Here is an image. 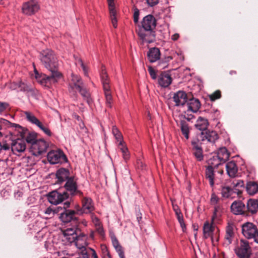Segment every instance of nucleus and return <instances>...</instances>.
Listing matches in <instances>:
<instances>
[{
  "label": "nucleus",
  "instance_id": "obj_53",
  "mask_svg": "<svg viewBox=\"0 0 258 258\" xmlns=\"http://www.w3.org/2000/svg\"><path fill=\"white\" fill-rule=\"evenodd\" d=\"M219 201V198L214 194H213L211 198V204L214 205H217Z\"/></svg>",
  "mask_w": 258,
  "mask_h": 258
},
{
  "label": "nucleus",
  "instance_id": "obj_8",
  "mask_svg": "<svg viewBox=\"0 0 258 258\" xmlns=\"http://www.w3.org/2000/svg\"><path fill=\"white\" fill-rule=\"evenodd\" d=\"M64 187L67 191L70 192L72 196H79L82 197L83 195V192L78 189L77 180L74 176L68 178L64 185Z\"/></svg>",
  "mask_w": 258,
  "mask_h": 258
},
{
  "label": "nucleus",
  "instance_id": "obj_22",
  "mask_svg": "<svg viewBox=\"0 0 258 258\" xmlns=\"http://www.w3.org/2000/svg\"><path fill=\"white\" fill-rule=\"evenodd\" d=\"M216 226L214 225V221H212L211 224L208 221H206L203 226V237L205 239L211 238L213 241L214 239L213 232H214Z\"/></svg>",
  "mask_w": 258,
  "mask_h": 258
},
{
  "label": "nucleus",
  "instance_id": "obj_31",
  "mask_svg": "<svg viewBox=\"0 0 258 258\" xmlns=\"http://www.w3.org/2000/svg\"><path fill=\"white\" fill-rule=\"evenodd\" d=\"M209 122L206 118L202 117H199L197 121V123L195 124L196 127L201 131L204 132L207 130Z\"/></svg>",
  "mask_w": 258,
  "mask_h": 258
},
{
  "label": "nucleus",
  "instance_id": "obj_51",
  "mask_svg": "<svg viewBox=\"0 0 258 258\" xmlns=\"http://www.w3.org/2000/svg\"><path fill=\"white\" fill-rule=\"evenodd\" d=\"M174 210L175 212V214L176 215L177 218L178 220H180L183 219L182 214L180 212V210L177 208L176 209L174 208Z\"/></svg>",
  "mask_w": 258,
  "mask_h": 258
},
{
  "label": "nucleus",
  "instance_id": "obj_41",
  "mask_svg": "<svg viewBox=\"0 0 258 258\" xmlns=\"http://www.w3.org/2000/svg\"><path fill=\"white\" fill-rule=\"evenodd\" d=\"M221 210L222 209L220 205H215L214 213L212 217V221H214L216 219L218 218L221 215Z\"/></svg>",
  "mask_w": 258,
  "mask_h": 258
},
{
  "label": "nucleus",
  "instance_id": "obj_25",
  "mask_svg": "<svg viewBox=\"0 0 258 258\" xmlns=\"http://www.w3.org/2000/svg\"><path fill=\"white\" fill-rule=\"evenodd\" d=\"M70 171L66 168H61L57 170L56 172V177L57 179V182L61 183L65 181H67L68 178H70Z\"/></svg>",
  "mask_w": 258,
  "mask_h": 258
},
{
  "label": "nucleus",
  "instance_id": "obj_58",
  "mask_svg": "<svg viewBox=\"0 0 258 258\" xmlns=\"http://www.w3.org/2000/svg\"><path fill=\"white\" fill-rule=\"evenodd\" d=\"M137 164L138 168L141 170H144L145 168V165L140 160H138L137 161Z\"/></svg>",
  "mask_w": 258,
  "mask_h": 258
},
{
  "label": "nucleus",
  "instance_id": "obj_37",
  "mask_svg": "<svg viewBox=\"0 0 258 258\" xmlns=\"http://www.w3.org/2000/svg\"><path fill=\"white\" fill-rule=\"evenodd\" d=\"M201 139L198 137V138L194 139L191 141L192 151H197L202 149L201 147Z\"/></svg>",
  "mask_w": 258,
  "mask_h": 258
},
{
  "label": "nucleus",
  "instance_id": "obj_63",
  "mask_svg": "<svg viewBox=\"0 0 258 258\" xmlns=\"http://www.w3.org/2000/svg\"><path fill=\"white\" fill-rule=\"evenodd\" d=\"M90 251H91V255L92 256V258H98L97 254L93 249H89Z\"/></svg>",
  "mask_w": 258,
  "mask_h": 258
},
{
  "label": "nucleus",
  "instance_id": "obj_3",
  "mask_svg": "<svg viewBox=\"0 0 258 258\" xmlns=\"http://www.w3.org/2000/svg\"><path fill=\"white\" fill-rule=\"evenodd\" d=\"M1 122L6 124H11L12 126L15 127L16 130L20 134V136L23 139L25 138L26 142L31 144V148L33 146V145L38 141L36 140V133L34 132L30 133L27 128L23 127L19 124L12 123L8 120L3 118L1 119Z\"/></svg>",
  "mask_w": 258,
  "mask_h": 258
},
{
  "label": "nucleus",
  "instance_id": "obj_23",
  "mask_svg": "<svg viewBox=\"0 0 258 258\" xmlns=\"http://www.w3.org/2000/svg\"><path fill=\"white\" fill-rule=\"evenodd\" d=\"M172 78L170 75L165 72H162L158 77V83L162 87H168L172 83Z\"/></svg>",
  "mask_w": 258,
  "mask_h": 258
},
{
  "label": "nucleus",
  "instance_id": "obj_14",
  "mask_svg": "<svg viewBox=\"0 0 258 258\" xmlns=\"http://www.w3.org/2000/svg\"><path fill=\"white\" fill-rule=\"evenodd\" d=\"M231 212L236 215L246 216L245 205L241 201H235L231 205Z\"/></svg>",
  "mask_w": 258,
  "mask_h": 258
},
{
  "label": "nucleus",
  "instance_id": "obj_12",
  "mask_svg": "<svg viewBox=\"0 0 258 258\" xmlns=\"http://www.w3.org/2000/svg\"><path fill=\"white\" fill-rule=\"evenodd\" d=\"M77 212L74 210H64L60 215L59 218L63 223H69L73 221L76 225L78 226V219L75 217Z\"/></svg>",
  "mask_w": 258,
  "mask_h": 258
},
{
  "label": "nucleus",
  "instance_id": "obj_24",
  "mask_svg": "<svg viewBox=\"0 0 258 258\" xmlns=\"http://www.w3.org/2000/svg\"><path fill=\"white\" fill-rule=\"evenodd\" d=\"M26 149V144L24 141L17 139L13 141L11 144V150L14 154L24 152Z\"/></svg>",
  "mask_w": 258,
  "mask_h": 258
},
{
  "label": "nucleus",
  "instance_id": "obj_38",
  "mask_svg": "<svg viewBox=\"0 0 258 258\" xmlns=\"http://www.w3.org/2000/svg\"><path fill=\"white\" fill-rule=\"evenodd\" d=\"M118 148L121 151L122 153V157L123 159L126 161L130 158V154L128 149L124 144H122V145H118Z\"/></svg>",
  "mask_w": 258,
  "mask_h": 258
},
{
  "label": "nucleus",
  "instance_id": "obj_33",
  "mask_svg": "<svg viewBox=\"0 0 258 258\" xmlns=\"http://www.w3.org/2000/svg\"><path fill=\"white\" fill-rule=\"evenodd\" d=\"M246 189L250 195H253L258 191V184L254 181H249L247 183Z\"/></svg>",
  "mask_w": 258,
  "mask_h": 258
},
{
  "label": "nucleus",
  "instance_id": "obj_10",
  "mask_svg": "<svg viewBox=\"0 0 258 258\" xmlns=\"http://www.w3.org/2000/svg\"><path fill=\"white\" fill-rule=\"evenodd\" d=\"M40 6L36 0H30L23 4L22 10L23 14L31 16L38 11Z\"/></svg>",
  "mask_w": 258,
  "mask_h": 258
},
{
  "label": "nucleus",
  "instance_id": "obj_9",
  "mask_svg": "<svg viewBox=\"0 0 258 258\" xmlns=\"http://www.w3.org/2000/svg\"><path fill=\"white\" fill-rule=\"evenodd\" d=\"M235 253L239 258H250L251 254L250 247L248 242L244 240H241L239 247L235 249Z\"/></svg>",
  "mask_w": 258,
  "mask_h": 258
},
{
  "label": "nucleus",
  "instance_id": "obj_47",
  "mask_svg": "<svg viewBox=\"0 0 258 258\" xmlns=\"http://www.w3.org/2000/svg\"><path fill=\"white\" fill-rule=\"evenodd\" d=\"M115 249L118 253L120 258H125L123 248L120 245L115 247Z\"/></svg>",
  "mask_w": 258,
  "mask_h": 258
},
{
  "label": "nucleus",
  "instance_id": "obj_6",
  "mask_svg": "<svg viewBox=\"0 0 258 258\" xmlns=\"http://www.w3.org/2000/svg\"><path fill=\"white\" fill-rule=\"evenodd\" d=\"M77 225L75 224V227L68 228L63 231L64 238L69 243L75 242L79 240L81 237H84V234L81 232Z\"/></svg>",
  "mask_w": 258,
  "mask_h": 258
},
{
  "label": "nucleus",
  "instance_id": "obj_62",
  "mask_svg": "<svg viewBox=\"0 0 258 258\" xmlns=\"http://www.w3.org/2000/svg\"><path fill=\"white\" fill-rule=\"evenodd\" d=\"M98 227L97 228V232L100 234V235L102 236L104 235V231L103 228L100 226V224H97Z\"/></svg>",
  "mask_w": 258,
  "mask_h": 258
},
{
  "label": "nucleus",
  "instance_id": "obj_48",
  "mask_svg": "<svg viewBox=\"0 0 258 258\" xmlns=\"http://www.w3.org/2000/svg\"><path fill=\"white\" fill-rule=\"evenodd\" d=\"M115 249L118 253L120 258H125L123 248L120 245L115 247Z\"/></svg>",
  "mask_w": 258,
  "mask_h": 258
},
{
  "label": "nucleus",
  "instance_id": "obj_19",
  "mask_svg": "<svg viewBox=\"0 0 258 258\" xmlns=\"http://www.w3.org/2000/svg\"><path fill=\"white\" fill-rule=\"evenodd\" d=\"M256 228L252 223L247 222L242 226V232L247 238H252L255 234Z\"/></svg>",
  "mask_w": 258,
  "mask_h": 258
},
{
  "label": "nucleus",
  "instance_id": "obj_15",
  "mask_svg": "<svg viewBox=\"0 0 258 258\" xmlns=\"http://www.w3.org/2000/svg\"><path fill=\"white\" fill-rule=\"evenodd\" d=\"M156 26V20L152 15L145 16L142 21V28L145 30H152Z\"/></svg>",
  "mask_w": 258,
  "mask_h": 258
},
{
  "label": "nucleus",
  "instance_id": "obj_2",
  "mask_svg": "<svg viewBox=\"0 0 258 258\" xmlns=\"http://www.w3.org/2000/svg\"><path fill=\"white\" fill-rule=\"evenodd\" d=\"M71 77L69 87L70 92L75 94L77 92H79L84 98L86 99L87 103L89 104L90 93L85 88L81 78L73 73L72 74Z\"/></svg>",
  "mask_w": 258,
  "mask_h": 258
},
{
  "label": "nucleus",
  "instance_id": "obj_16",
  "mask_svg": "<svg viewBox=\"0 0 258 258\" xmlns=\"http://www.w3.org/2000/svg\"><path fill=\"white\" fill-rule=\"evenodd\" d=\"M198 137L201 139V141L207 140L210 143H214L216 140L218 139V135L215 131L206 130L201 132L198 135Z\"/></svg>",
  "mask_w": 258,
  "mask_h": 258
},
{
  "label": "nucleus",
  "instance_id": "obj_30",
  "mask_svg": "<svg viewBox=\"0 0 258 258\" xmlns=\"http://www.w3.org/2000/svg\"><path fill=\"white\" fill-rule=\"evenodd\" d=\"M187 111L197 112L200 108L201 103L198 99L192 98L187 103Z\"/></svg>",
  "mask_w": 258,
  "mask_h": 258
},
{
  "label": "nucleus",
  "instance_id": "obj_11",
  "mask_svg": "<svg viewBox=\"0 0 258 258\" xmlns=\"http://www.w3.org/2000/svg\"><path fill=\"white\" fill-rule=\"evenodd\" d=\"M68 198L69 194L67 192H59L57 190L50 192L47 197L48 201L53 205H57Z\"/></svg>",
  "mask_w": 258,
  "mask_h": 258
},
{
  "label": "nucleus",
  "instance_id": "obj_18",
  "mask_svg": "<svg viewBox=\"0 0 258 258\" xmlns=\"http://www.w3.org/2000/svg\"><path fill=\"white\" fill-rule=\"evenodd\" d=\"M209 165L207 167L206 169V177L209 180L210 185L213 186L214 184V168L218 167L220 165V163H215L214 162L209 160Z\"/></svg>",
  "mask_w": 258,
  "mask_h": 258
},
{
  "label": "nucleus",
  "instance_id": "obj_46",
  "mask_svg": "<svg viewBox=\"0 0 258 258\" xmlns=\"http://www.w3.org/2000/svg\"><path fill=\"white\" fill-rule=\"evenodd\" d=\"M148 71L152 79L155 80L157 78L156 72L155 70L151 66H149Z\"/></svg>",
  "mask_w": 258,
  "mask_h": 258
},
{
  "label": "nucleus",
  "instance_id": "obj_49",
  "mask_svg": "<svg viewBox=\"0 0 258 258\" xmlns=\"http://www.w3.org/2000/svg\"><path fill=\"white\" fill-rule=\"evenodd\" d=\"M115 249L118 253L120 258H125L123 248L120 245L115 247Z\"/></svg>",
  "mask_w": 258,
  "mask_h": 258
},
{
  "label": "nucleus",
  "instance_id": "obj_35",
  "mask_svg": "<svg viewBox=\"0 0 258 258\" xmlns=\"http://www.w3.org/2000/svg\"><path fill=\"white\" fill-rule=\"evenodd\" d=\"M112 132L115 139L119 142L118 145H122V144H124L121 133L115 126H113Z\"/></svg>",
  "mask_w": 258,
  "mask_h": 258
},
{
  "label": "nucleus",
  "instance_id": "obj_17",
  "mask_svg": "<svg viewBox=\"0 0 258 258\" xmlns=\"http://www.w3.org/2000/svg\"><path fill=\"white\" fill-rule=\"evenodd\" d=\"M229 153L227 149L225 147L220 148L216 156H214L213 159H210L211 161L215 162V163H220L225 162L229 158Z\"/></svg>",
  "mask_w": 258,
  "mask_h": 258
},
{
  "label": "nucleus",
  "instance_id": "obj_43",
  "mask_svg": "<svg viewBox=\"0 0 258 258\" xmlns=\"http://www.w3.org/2000/svg\"><path fill=\"white\" fill-rule=\"evenodd\" d=\"M192 154L197 161H201L203 160L204 156L203 154V149L192 151Z\"/></svg>",
  "mask_w": 258,
  "mask_h": 258
},
{
  "label": "nucleus",
  "instance_id": "obj_39",
  "mask_svg": "<svg viewBox=\"0 0 258 258\" xmlns=\"http://www.w3.org/2000/svg\"><path fill=\"white\" fill-rule=\"evenodd\" d=\"M92 249L90 247H82L80 252V257L82 258H89L91 255V251L89 249Z\"/></svg>",
  "mask_w": 258,
  "mask_h": 258
},
{
  "label": "nucleus",
  "instance_id": "obj_52",
  "mask_svg": "<svg viewBox=\"0 0 258 258\" xmlns=\"http://www.w3.org/2000/svg\"><path fill=\"white\" fill-rule=\"evenodd\" d=\"M139 15L140 13L139 10L137 9H135L134 13V21L135 23H137L139 21Z\"/></svg>",
  "mask_w": 258,
  "mask_h": 258
},
{
  "label": "nucleus",
  "instance_id": "obj_1",
  "mask_svg": "<svg viewBox=\"0 0 258 258\" xmlns=\"http://www.w3.org/2000/svg\"><path fill=\"white\" fill-rule=\"evenodd\" d=\"M40 59L44 67L50 72L48 75H39L35 70V77L39 82L45 86L55 83L61 77V74L58 71V62L54 52L49 49L42 50L40 54Z\"/></svg>",
  "mask_w": 258,
  "mask_h": 258
},
{
  "label": "nucleus",
  "instance_id": "obj_4",
  "mask_svg": "<svg viewBox=\"0 0 258 258\" xmlns=\"http://www.w3.org/2000/svg\"><path fill=\"white\" fill-rule=\"evenodd\" d=\"M100 77L104 92L106 100V105L108 107L111 108L112 103V97L110 90L109 80L104 67H102Z\"/></svg>",
  "mask_w": 258,
  "mask_h": 258
},
{
  "label": "nucleus",
  "instance_id": "obj_42",
  "mask_svg": "<svg viewBox=\"0 0 258 258\" xmlns=\"http://www.w3.org/2000/svg\"><path fill=\"white\" fill-rule=\"evenodd\" d=\"M209 97L211 101H215L221 97V92L219 90H216L212 94H210Z\"/></svg>",
  "mask_w": 258,
  "mask_h": 258
},
{
  "label": "nucleus",
  "instance_id": "obj_20",
  "mask_svg": "<svg viewBox=\"0 0 258 258\" xmlns=\"http://www.w3.org/2000/svg\"><path fill=\"white\" fill-rule=\"evenodd\" d=\"M47 147L48 145L44 140H39L32 147L34 150L33 154L35 156L40 155L46 151Z\"/></svg>",
  "mask_w": 258,
  "mask_h": 258
},
{
  "label": "nucleus",
  "instance_id": "obj_57",
  "mask_svg": "<svg viewBox=\"0 0 258 258\" xmlns=\"http://www.w3.org/2000/svg\"><path fill=\"white\" fill-rule=\"evenodd\" d=\"M147 3L150 7H153L157 5L159 3V0H146Z\"/></svg>",
  "mask_w": 258,
  "mask_h": 258
},
{
  "label": "nucleus",
  "instance_id": "obj_32",
  "mask_svg": "<svg viewBox=\"0 0 258 258\" xmlns=\"http://www.w3.org/2000/svg\"><path fill=\"white\" fill-rule=\"evenodd\" d=\"M18 88L20 91L26 92L29 95H34L35 93L34 88L22 82L19 83Z\"/></svg>",
  "mask_w": 258,
  "mask_h": 258
},
{
  "label": "nucleus",
  "instance_id": "obj_50",
  "mask_svg": "<svg viewBox=\"0 0 258 258\" xmlns=\"http://www.w3.org/2000/svg\"><path fill=\"white\" fill-rule=\"evenodd\" d=\"M102 249L103 252V258H111V255L109 251H108V249H107L106 246L102 245Z\"/></svg>",
  "mask_w": 258,
  "mask_h": 258
},
{
  "label": "nucleus",
  "instance_id": "obj_13",
  "mask_svg": "<svg viewBox=\"0 0 258 258\" xmlns=\"http://www.w3.org/2000/svg\"><path fill=\"white\" fill-rule=\"evenodd\" d=\"M137 31L138 36L143 41L150 43L155 40V33L154 31L145 30L142 28H139Z\"/></svg>",
  "mask_w": 258,
  "mask_h": 258
},
{
  "label": "nucleus",
  "instance_id": "obj_59",
  "mask_svg": "<svg viewBox=\"0 0 258 258\" xmlns=\"http://www.w3.org/2000/svg\"><path fill=\"white\" fill-rule=\"evenodd\" d=\"M91 217H92L93 222L95 223L96 226H97V224H100L99 219L95 215L92 214Z\"/></svg>",
  "mask_w": 258,
  "mask_h": 258
},
{
  "label": "nucleus",
  "instance_id": "obj_64",
  "mask_svg": "<svg viewBox=\"0 0 258 258\" xmlns=\"http://www.w3.org/2000/svg\"><path fill=\"white\" fill-rule=\"evenodd\" d=\"M179 223H180V226L182 229V230L184 231V229L186 228L185 224L184 222L183 219L180 220H178Z\"/></svg>",
  "mask_w": 258,
  "mask_h": 258
},
{
  "label": "nucleus",
  "instance_id": "obj_44",
  "mask_svg": "<svg viewBox=\"0 0 258 258\" xmlns=\"http://www.w3.org/2000/svg\"><path fill=\"white\" fill-rule=\"evenodd\" d=\"M234 225L232 223H228L226 229V234L230 235L232 236L234 235L233 232Z\"/></svg>",
  "mask_w": 258,
  "mask_h": 258
},
{
  "label": "nucleus",
  "instance_id": "obj_36",
  "mask_svg": "<svg viewBox=\"0 0 258 258\" xmlns=\"http://www.w3.org/2000/svg\"><path fill=\"white\" fill-rule=\"evenodd\" d=\"M109 10L112 25L114 28H116L117 26V21L116 18V12L115 7H111V8H109Z\"/></svg>",
  "mask_w": 258,
  "mask_h": 258
},
{
  "label": "nucleus",
  "instance_id": "obj_54",
  "mask_svg": "<svg viewBox=\"0 0 258 258\" xmlns=\"http://www.w3.org/2000/svg\"><path fill=\"white\" fill-rule=\"evenodd\" d=\"M233 186L234 187H243L244 186V182L242 180H236L233 182Z\"/></svg>",
  "mask_w": 258,
  "mask_h": 258
},
{
  "label": "nucleus",
  "instance_id": "obj_55",
  "mask_svg": "<svg viewBox=\"0 0 258 258\" xmlns=\"http://www.w3.org/2000/svg\"><path fill=\"white\" fill-rule=\"evenodd\" d=\"M10 149L9 145L5 142L3 143H1V147H0V152L2 150H4L5 151L9 150Z\"/></svg>",
  "mask_w": 258,
  "mask_h": 258
},
{
  "label": "nucleus",
  "instance_id": "obj_56",
  "mask_svg": "<svg viewBox=\"0 0 258 258\" xmlns=\"http://www.w3.org/2000/svg\"><path fill=\"white\" fill-rule=\"evenodd\" d=\"M233 236L230 235H228V234H225V243L226 244H227V245H229L230 244L231 242H232V238Z\"/></svg>",
  "mask_w": 258,
  "mask_h": 258
},
{
  "label": "nucleus",
  "instance_id": "obj_26",
  "mask_svg": "<svg viewBox=\"0 0 258 258\" xmlns=\"http://www.w3.org/2000/svg\"><path fill=\"white\" fill-rule=\"evenodd\" d=\"M245 209L246 216H248L249 213L253 214L256 213L258 210V201L254 199L248 200Z\"/></svg>",
  "mask_w": 258,
  "mask_h": 258
},
{
  "label": "nucleus",
  "instance_id": "obj_7",
  "mask_svg": "<svg viewBox=\"0 0 258 258\" xmlns=\"http://www.w3.org/2000/svg\"><path fill=\"white\" fill-rule=\"evenodd\" d=\"M48 161L51 164L66 163L68 159L64 153L60 150H51L47 154Z\"/></svg>",
  "mask_w": 258,
  "mask_h": 258
},
{
  "label": "nucleus",
  "instance_id": "obj_61",
  "mask_svg": "<svg viewBox=\"0 0 258 258\" xmlns=\"http://www.w3.org/2000/svg\"><path fill=\"white\" fill-rule=\"evenodd\" d=\"M112 244L114 248L116 247L117 246H118L120 245L118 240L115 237L112 238Z\"/></svg>",
  "mask_w": 258,
  "mask_h": 258
},
{
  "label": "nucleus",
  "instance_id": "obj_28",
  "mask_svg": "<svg viewBox=\"0 0 258 258\" xmlns=\"http://www.w3.org/2000/svg\"><path fill=\"white\" fill-rule=\"evenodd\" d=\"M94 210L92 201L90 198H84L82 200V213H89Z\"/></svg>",
  "mask_w": 258,
  "mask_h": 258
},
{
  "label": "nucleus",
  "instance_id": "obj_21",
  "mask_svg": "<svg viewBox=\"0 0 258 258\" xmlns=\"http://www.w3.org/2000/svg\"><path fill=\"white\" fill-rule=\"evenodd\" d=\"M173 100L175 106H183L187 101V94L183 91H178L174 93Z\"/></svg>",
  "mask_w": 258,
  "mask_h": 258
},
{
  "label": "nucleus",
  "instance_id": "obj_27",
  "mask_svg": "<svg viewBox=\"0 0 258 258\" xmlns=\"http://www.w3.org/2000/svg\"><path fill=\"white\" fill-rule=\"evenodd\" d=\"M161 53L159 49L157 47L151 48L147 53L148 59L151 63L154 62L160 59Z\"/></svg>",
  "mask_w": 258,
  "mask_h": 258
},
{
  "label": "nucleus",
  "instance_id": "obj_29",
  "mask_svg": "<svg viewBox=\"0 0 258 258\" xmlns=\"http://www.w3.org/2000/svg\"><path fill=\"white\" fill-rule=\"evenodd\" d=\"M226 171L228 175L230 177H234L236 176L238 168L236 164L234 161L228 162L226 165Z\"/></svg>",
  "mask_w": 258,
  "mask_h": 258
},
{
  "label": "nucleus",
  "instance_id": "obj_60",
  "mask_svg": "<svg viewBox=\"0 0 258 258\" xmlns=\"http://www.w3.org/2000/svg\"><path fill=\"white\" fill-rule=\"evenodd\" d=\"M78 63L80 64L81 66L82 67V69L83 70V71L84 72L85 75H86L87 73V70H86V68L84 64L83 63L82 59H79L78 60Z\"/></svg>",
  "mask_w": 258,
  "mask_h": 258
},
{
  "label": "nucleus",
  "instance_id": "obj_5",
  "mask_svg": "<svg viewBox=\"0 0 258 258\" xmlns=\"http://www.w3.org/2000/svg\"><path fill=\"white\" fill-rule=\"evenodd\" d=\"M24 114L27 120L31 123L36 125L44 133L50 137L52 133L49 129L47 124H44L41 122L32 113L29 111H25Z\"/></svg>",
  "mask_w": 258,
  "mask_h": 258
},
{
  "label": "nucleus",
  "instance_id": "obj_45",
  "mask_svg": "<svg viewBox=\"0 0 258 258\" xmlns=\"http://www.w3.org/2000/svg\"><path fill=\"white\" fill-rule=\"evenodd\" d=\"M10 105L7 102L0 101V114L3 113L7 109L9 108Z\"/></svg>",
  "mask_w": 258,
  "mask_h": 258
},
{
  "label": "nucleus",
  "instance_id": "obj_34",
  "mask_svg": "<svg viewBox=\"0 0 258 258\" xmlns=\"http://www.w3.org/2000/svg\"><path fill=\"white\" fill-rule=\"evenodd\" d=\"M180 126L182 135L186 139H188L189 129L187 123L184 120H181L180 121Z\"/></svg>",
  "mask_w": 258,
  "mask_h": 258
},
{
  "label": "nucleus",
  "instance_id": "obj_40",
  "mask_svg": "<svg viewBox=\"0 0 258 258\" xmlns=\"http://www.w3.org/2000/svg\"><path fill=\"white\" fill-rule=\"evenodd\" d=\"M233 192V189L229 186L223 187L221 190L222 195L225 198L229 197Z\"/></svg>",
  "mask_w": 258,
  "mask_h": 258
}]
</instances>
